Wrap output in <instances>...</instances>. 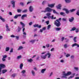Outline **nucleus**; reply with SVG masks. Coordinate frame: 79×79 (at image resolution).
<instances>
[{"instance_id":"obj_1","label":"nucleus","mask_w":79,"mask_h":79,"mask_svg":"<svg viewBox=\"0 0 79 79\" xmlns=\"http://www.w3.org/2000/svg\"><path fill=\"white\" fill-rule=\"evenodd\" d=\"M20 24L22 26V28H23V34L24 35H26L27 33L24 32V31H25V28H24V27H25V24H24V23H23L22 22H20Z\"/></svg>"},{"instance_id":"obj_57","label":"nucleus","mask_w":79,"mask_h":79,"mask_svg":"<svg viewBox=\"0 0 79 79\" xmlns=\"http://www.w3.org/2000/svg\"><path fill=\"white\" fill-rule=\"evenodd\" d=\"M10 37H13V38L16 37V36H15L13 35H11Z\"/></svg>"},{"instance_id":"obj_35","label":"nucleus","mask_w":79,"mask_h":79,"mask_svg":"<svg viewBox=\"0 0 79 79\" xmlns=\"http://www.w3.org/2000/svg\"><path fill=\"white\" fill-rule=\"evenodd\" d=\"M63 21H65V22H67V18H63L62 19Z\"/></svg>"},{"instance_id":"obj_49","label":"nucleus","mask_w":79,"mask_h":79,"mask_svg":"<svg viewBox=\"0 0 79 79\" xmlns=\"http://www.w3.org/2000/svg\"><path fill=\"white\" fill-rule=\"evenodd\" d=\"M60 62L62 63H64V60H61L60 61Z\"/></svg>"},{"instance_id":"obj_12","label":"nucleus","mask_w":79,"mask_h":79,"mask_svg":"<svg viewBox=\"0 0 79 79\" xmlns=\"http://www.w3.org/2000/svg\"><path fill=\"white\" fill-rule=\"evenodd\" d=\"M74 19V17H71V18H69V22H71V23H72V22H73Z\"/></svg>"},{"instance_id":"obj_21","label":"nucleus","mask_w":79,"mask_h":79,"mask_svg":"<svg viewBox=\"0 0 79 79\" xmlns=\"http://www.w3.org/2000/svg\"><path fill=\"white\" fill-rule=\"evenodd\" d=\"M51 12L52 11H53V13L54 14H56V15H58L59 13L56 11L55 10H54L53 9H52Z\"/></svg>"},{"instance_id":"obj_33","label":"nucleus","mask_w":79,"mask_h":79,"mask_svg":"<svg viewBox=\"0 0 79 79\" xmlns=\"http://www.w3.org/2000/svg\"><path fill=\"white\" fill-rule=\"evenodd\" d=\"M51 25H48V26L47 27V30H50V28L51 27Z\"/></svg>"},{"instance_id":"obj_39","label":"nucleus","mask_w":79,"mask_h":79,"mask_svg":"<svg viewBox=\"0 0 79 79\" xmlns=\"http://www.w3.org/2000/svg\"><path fill=\"white\" fill-rule=\"evenodd\" d=\"M60 15H63V16H64L66 15L65 13H64V12H60Z\"/></svg>"},{"instance_id":"obj_25","label":"nucleus","mask_w":79,"mask_h":79,"mask_svg":"<svg viewBox=\"0 0 79 79\" xmlns=\"http://www.w3.org/2000/svg\"><path fill=\"white\" fill-rule=\"evenodd\" d=\"M31 73L32 75H33V76H35V71L34 70H32L31 71Z\"/></svg>"},{"instance_id":"obj_55","label":"nucleus","mask_w":79,"mask_h":79,"mask_svg":"<svg viewBox=\"0 0 79 79\" xmlns=\"http://www.w3.org/2000/svg\"><path fill=\"white\" fill-rule=\"evenodd\" d=\"M38 26V24H35L34 25V27H37V26Z\"/></svg>"},{"instance_id":"obj_4","label":"nucleus","mask_w":79,"mask_h":79,"mask_svg":"<svg viewBox=\"0 0 79 79\" xmlns=\"http://www.w3.org/2000/svg\"><path fill=\"white\" fill-rule=\"evenodd\" d=\"M54 24L57 27H60L61 25L60 22L58 21V20H56V21H54Z\"/></svg>"},{"instance_id":"obj_3","label":"nucleus","mask_w":79,"mask_h":79,"mask_svg":"<svg viewBox=\"0 0 79 79\" xmlns=\"http://www.w3.org/2000/svg\"><path fill=\"white\" fill-rule=\"evenodd\" d=\"M52 9L49 8V7H47L45 8L44 10H42L41 12H44V13H46V12H48V13H51L52 12Z\"/></svg>"},{"instance_id":"obj_45","label":"nucleus","mask_w":79,"mask_h":79,"mask_svg":"<svg viewBox=\"0 0 79 79\" xmlns=\"http://www.w3.org/2000/svg\"><path fill=\"white\" fill-rule=\"evenodd\" d=\"M53 74V72H51V73H50V74L49 75V77H51L52 76Z\"/></svg>"},{"instance_id":"obj_54","label":"nucleus","mask_w":79,"mask_h":79,"mask_svg":"<svg viewBox=\"0 0 79 79\" xmlns=\"http://www.w3.org/2000/svg\"><path fill=\"white\" fill-rule=\"evenodd\" d=\"M76 15H78V16H79V10H77L76 13Z\"/></svg>"},{"instance_id":"obj_29","label":"nucleus","mask_w":79,"mask_h":79,"mask_svg":"<svg viewBox=\"0 0 79 79\" xmlns=\"http://www.w3.org/2000/svg\"><path fill=\"white\" fill-rule=\"evenodd\" d=\"M63 75L64 76H63V77H64V78H66V77L65 75V74H66V73H65V72L64 71L63 72Z\"/></svg>"},{"instance_id":"obj_16","label":"nucleus","mask_w":79,"mask_h":79,"mask_svg":"<svg viewBox=\"0 0 79 79\" xmlns=\"http://www.w3.org/2000/svg\"><path fill=\"white\" fill-rule=\"evenodd\" d=\"M20 16H21V14L17 15H15L14 16V19H17V18H18V17H19Z\"/></svg>"},{"instance_id":"obj_27","label":"nucleus","mask_w":79,"mask_h":79,"mask_svg":"<svg viewBox=\"0 0 79 79\" xmlns=\"http://www.w3.org/2000/svg\"><path fill=\"white\" fill-rule=\"evenodd\" d=\"M27 61L28 62H29V63H32L33 60L31 59H28L27 60Z\"/></svg>"},{"instance_id":"obj_17","label":"nucleus","mask_w":79,"mask_h":79,"mask_svg":"<svg viewBox=\"0 0 79 79\" xmlns=\"http://www.w3.org/2000/svg\"><path fill=\"white\" fill-rule=\"evenodd\" d=\"M71 72H68L67 73L65 74V75L66 76H68L71 75Z\"/></svg>"},{"instance_id":"obj_43","label":"nucleus","mask_w":79,"mask_h":79,"mask_svg":"<svg viewBox=\"0 0 79 79\" xmlns=\"http://www.w3.org/2000/svg\"><path fill=\"white\" fill-rule=\"evenodd\" d=\"M65 56L67 57V58L69 57V56H70V54L69 53L67 54Z\"/></svg>"},{"instance_id":"obj_30","label":"nucleus","mask_w":79,"mask_h":79,"mask_svg":"<svg viewBox=\"0 0 79 79\" xmlns=\"http://www.w3.org/2000/svg\"><path fill=\"white\" fill-rule=\"evenodd\" d=\"M22 58V56L20 55L18 56L17 57L16 59L17 60H19V59H21V58Z\"/></svg>"},{"instance_id":"obj_22","label":"nucleus","mask_w":79,"mask_h":79,"mask_svg":"<svg viewBox=\"0 0 79 79\" xmlns=\"http://www.w3.org/2000/svg\"><path fill=\"white\" fill-rule=\"evenodd\" d=\"M66 3H70L71 2V0H64Z\"/></svg>"},{"instance_id":"obj_31","label":"nucleus","mask_w":79,"mask_h":79,"mask_svg":"<svg viewBox=\"0 0 79 79\" xmlns=\"http://www.w3.org/2000/svg\"><path fill=\"white\" fill-rule=\"evenodd\" d=\"M0 19L3 21V22H5V19L3 18L2 16H0Z\"/></svg>"},{"instance_id":"obj_19","label":"nucleus","mask_w":79,"mask_h":79,"mask_svg":"<svg viewBox=\"0 0 79 79\" xmlns=\"http://www.w3.org/2000/svg\"><path fill=\"white\" fill-rule=\"evenodd\" d=\"M35 40H32L29 41V42L31 43L32 44H34V42L35 41Z\"/></svg>"},{"instance_id":"obj_62","label":"nucleus","mask_w":79,"mask_h":79,"mask_svg":"<svg viewBox=\"0 0 79 79\" xmlns=\"http://www.w3.org/2000/svg\"><path fill=\"white\" fill-rule=\"evenodd\" d=\"M20 4L21 5H22V6H24V3L23 2H20Z\"/></svg>"},{"instance_id":"obj_40","label":"nucleus","mask_w":79,"mask_h":79,"mask_svg":"<svg viewBox=\"0 0 79 79\" xmlns=\"http://www.w3.org/2000/svg\"><path fill=\"white\" fill-rule=\"evenodd\" d=\"M10 50V47H6V52H8Z\"/></svg>"},{"instance_id":"obj_9","label":"nucleus","mask_w":79,"mask_h":79,"mask_svg":"<svg viewBox=\"0 0 79 79\" xmlns=\"http://www.w3.org/2000/svg\"><path fill=\"white\" fill-rule=\"evenodd\" d=\"M3 58L2 59L3 61H6V59L5 58H7V56L6 55H3L2 56Z\"/></svg>"},{"instance_id":"obj_64","label":"nucleus","mask_w":79,"mask_h":79,"mask_svg":"<svg viewBox=\"0 0 79 79\" xmlns=\"http://www.w3.org/2000/svg\"><path fill=\"white\" fill-rule=\"evenodd\" d=\"M70 58H71L72 59H73L74 58V56L73 55L71 56Z\"/></svg>"},{"instance_id":"obj_8","label":"nucleus","mask_w":79,"mask_h":79,"mask_svg":"<svg viewBox=\"0 0 79 79\" xmlns=\"http://www.w3.org/2000/svg\"><path fill=\"white\" fill-rule=\"evenodd\" d=\"M15 2L14 0L11 1V4L13 5L12 6L13 8H15Z\"/></svg>"},{"instance_id":"obj_23","label":"nucleus","mask_w":79,"mask_h":79,"mask_svg":"<svg viewBox=\"0 0 79 79\" xmlns=\"http://www.w3.org/2000/svg\"><path fill=\"white\" fill-rule=\"evenodd\" d=\"M23 49V47L22 46H19V48L18 49V50H22Z\"/></svg>"},{"instance_id":"obj_50","label":"nucleus","mask_w":79,"mask_h":79,"mask_svg":"<svg viewBox=\"0 0 79 79\" xmlns=\"http://www.w3.org/2000/svg\"><path fill=\"white\" fill-rule=\"evenodd\" d=\"M64 47L65 48H66L68 47V46H67V44H65L64 45Z\"/></svg>"},{"instance_id":"obj_42","label":"nucleus","mask_w":79,"mask_h":79,"mask_svg":"<svg viewBox=\"0 0 79 79\" xmlns=\"http://www.w3.org/2000/svg\"><path fill=\"white\" fill-rule=\"evenodd\" d=\"M21 11H22V10L20 9H18L17 10V11L18 13H21Z\"/></svg>"},{"instance_id":"obj_46","label":"nucleus","mask_w":79,"mask_h":79,"mask_svg":"<svg viewBox=\"0 0 79 79\" xmlns=\"http://www.w3.org/2000/svg\"><path fill=\"white\" fill-rule=\"evenodd\" d=\"M27 9L25 10L22 11V13H26L27 12Z\"/></svg>"},{"instance_id":"obj_13","label":"nucleus","mask_w":79,"mask_h":79,"mask_svg":"<svg viewBox=\"0 0 79 79\" xmlns=\"http://www.w3.org/2000/svg\"><path fill=\"white\" fill-rule=\"evenodd\" d=\"M45 71H46V69H44L41 70L40 72L42 74H44V73H45Z\"/></svg>"},{"instance_id":"obj_32","label":"nucleus","mask_w":79,"mask_h":79,"mask_svg":"<svg viewBox=\"0 0 79 79\" xmlns=\"http://www.w3.org/2000/svg\"><path fill=\"white\" fill-rule=\"evenodd\" d=\"M6 72H7V70L5 69H3L2 70V73L4 74V73H6Z\"/></svg>"},{"instance_id":"obj_58","label":"nucleus","mask_w":79,"mask_h":79,"mask_svg":"<svg viewBox=\"0 0 79 79\" xmlns=\"http://www.w3.org/2000/svg\"><path fill=\"white\" fill-rule=\"evenodd\" d=\"M74 69H75L76 71H78V69H79L78 67H74Z\"/></svg>"},{"instance_id":"obj_52","label":"nucleus","mask_w":79,"mask_h":79,"mask_svg":"<svg viewBox=\"0 0 79 79\" xmlns=\"http://www.w3.org/2000/svg\"><path fill=\"white\" fill-rule=\"evenodd\" d=\"M12 52H13V48H11L10 52V53H12Z\"/></svg>"},{"instance_id":"obj_5","label":"nucleus","mask_w":79,"mask_h":79,"mask_svg":"<svg viewBox=\"0 0 79 79\" xmlns=\"http://www.w3.org/2000/svg\"><path fill=\"white\" fill-rule=\"evenodd\" d=\"M5 68V64H0V75H1V73H0L2 71V68Z\"/></svg>"},{"instance_id":"obj_41","label":"nucleus","mask_w":79,"mask_h":79,"mask_svg":"<svg viewBox=\"0 0 79 79\" xmlns=\"http://www.w3.org/2000/svg\"><path fill=\"white\" fill-rule=\"evenodd\" d=\"M76 39H77V37H75L73 38V41H74V42H76L77 41L76 40Z\"/></svg>"},{"instance_id":"obj_38","label":"nucleus","mask_w":79,"mask_h":79,"mask_svg":"<svg viewBox=\"0 0 79 79\" xmlns=\"http://www.w3.org/2000/svg\"><path fill=\"white\" fill-rule=\"evenodd\" d=\"M23 64H20L19 68L20 69H23Z\"/></svg>"},{"instance_id":"obj_36","label":"nucleus","mask_w":79,"mask_h":79,"mask_svg":"<svg viewBox=\"0 0 79 79\" xmlns=\"http://www.w3.org/2000/svg\"><path fill=\"white\" fill-rule=\"evenodd\" d=\"M66 39H67L66 38H64V37H62L61 38V42H63L64 40H66Z\"/></svg>"},{"instance_id":"obj_48","label":"nucleus","mask_w":79,"mask_h":79,"mask_svg":"<svg viewBox=\"0 0 79 79\" xmlns=\"http://www.w3.org/2000/svg\"><path fill=\"white\" fill-rule=\"evenodd\" d=\"M46 2V1H44L42 3V5H45V3Z\"/></svg>"},{"instance_id":"obj_28","label":"nucleus","mask_w":79,"mask_h":79,"mask_svg":"<svg viewBox=\"0 0 79 79\" xmlns=\"http://www.w3.org/2000/svg\"><path fill=\"white\" fill-rule=\"evenodd\" d=\"M76 10V9H72L70 10H69V11L72 13L73 12H74V11H75Z\"/></svg>"},{"instance_id":"obj_20","label":"nucleus","mask_w":79,"mask_h":79,"mask_svg":"<svg viewBox=\"0 0 79 79\" xmlns=\"http://www.w3.org/2000/svg\"><path fill=\"white\" fill-rule=\"evenodd\" d=\"M55 5V4H48V6L50 8H53Z\"/></svg>"},{"instance_id":"obj_56","label":"nucleus","mask_w":79,"mask_h":79,"mask_svg":"<svg viewBox=\"0 0 79 79\" xmlns=\"http://www.w3.org/2000/svg\"><path fill=\"white\" fill-rule=\"evenodd\" d=\"M41 27H42V25H40L39 26V25L38 24V26L37 27H38V28H41Z\"/></svg>"},{"instance_id":"obj_37","label":"nucleus","mask_w":79,"mask_h":79,"mask_svg":"<svg viewBox=\"0 0 79 79\" xmlns=\"http://www.w3.org/2000/svg\"><path fill=\"white\" fill-rule=\"evenodd\" d=\"M21 28L19 27H18V32H20L21 31Z\"/></svg>"},{"instance_id":"obj_26","label":"nucleus","mask_w":79,"mask_h":79,"mask_svg":"<svg viewBox=\"0 0 79 79\" xmlns=\"http://www.w3.org/2000/svg\"><path fill=\"white\" fill-rule=\"evenodd\" d=\"M55 29H56V31H60L61 30V28H59V27H57V28H56Z\"/></svg>"},{"instance_id":"obj_18","label":"nucleus","mask_w":79,"mask_h":79,"mask_svg":"<svg viewBox=\"0 0 79 79\" xmlns=\"http://www.w3.org/2000/svg\"><path fill=\"white\" fill-rule=\"evenodd\" d=\"M47 56H48V58H50L51 57V54L48 52L46 54Z\"/></svg>"},{"instance_id":"obj_47","label":"nucleus","mask_w":79,"mask_h":79,"mask_svg":"<svg viewBox=\"0 0 79 79\" xmlns=\"http://www.w3.org/2000/svg\"><path fill=\"white\" fill-rule=\"evenodd\" d=\"M77 43H75L72 45V47H74L75 46H77Z\"/></svg>"},{"instance_id":"obj_10","label":"nucleus","mask_w":79,"mask_h":79,"mask_svg":"<svg viewBox=\"0 0 79 79\" xmlns=\"http://www.w3.org/2000/svg\"><path fill=\"white\" fill-rule=\"evenodd\" d=\"M61 4H59L57 6H56V8L58 10H61Z\"/></svg>"},{"instance_id":"obj_7","label":"nucleus","mask_w":79,"mask_h":79,"mask_svg":"<svg viewBox=\"0 0 79 79\" xmlns=\"http://www.w3.org/2000/svg\"><path fill=\"white\" fill-rule=\"evenodd\" d=\"M6 27L7 31H11L10 28H9V26H8V24L6 25Z\"/></svg>"},{"instance_id":"obj_51","label":"nucleus","mask_w":79,"mask_h":79,"mask_svg":"<svg viewBox=\"0 0 79 79\" xmlns=\"http://www.w3.org/2000/svg\"><path fill=\"white\" fill-rule=\"evenodd\" d=\"M46 47L47 48H48V47H50V44H47L46 45Z\"/></svg>"},{"instance_id":"obj_34","label":"nucleus","mask_w":79,"mask_h":79,"mask_svg":"<svg viewBox=\"0 0 79 79\" xmlns=\"http://www.w3.org/2000/svg\"><path fill=\"white\" fill-rule=\"evenodd\" d=\"M76 28L75 27H73L72 28V29L70 30V31H75L76 30Z\"/></svg>"},{"instance_id":"obj_24","label":"nucleus","mask_w":79,"mask_h":79,"mask_svg":"<svg viewBox=\"0 0 79 79\" xmlns=\"http://www.w3.org/2000/svg\"><path fill=\"white\" fill-rule=\"evenodd\" d=\"M26 71L25 70H22L21 72V73L23 75V74H24L25 73H26Z\"/></svg>"},{"instance_id":"obj_63","label":"nucleus","mask_w":79,"mask_h":79,"mask_svg":"<svg viewBox=\"0 0 79 79\" xmlns=\"http://www.w3.org/2000/svg\"><path fill=\"white\" fill-rule=\"evenodd\" d=\"M32 24V22H31L30 23H29V26H31Z\"/></svg>"},{"instance_id":"obj_59","label":"nucleus","mask_w":79,"mask_h":79,"mask_svg":"<svg viewBox=\"0 0 79 79\" xmlns=\"http://www.w3.org/2000/svg\"><path fill=\"white\" fill-rule=\"evenodd\" d=\"M47 25L49 24V21L48 20L45 22Z\"/></svg>"},{"instance_id":"obj_6","label":"nucleus","mask_w":79,"mask_h":79,"mask_svg":"<svg viewBox=\"0 0 79 79\" xmlns=\"http://www.w3.org/2000/svg\"><path fill=\"white\" fill-rule=\"evenodd\" d=\"M34 10V8L32 6H30L29 7V11L30 12H32Z\"/></svg>"},{"instance_id":"obj_61","label":"nucleus","mask_w":79,"mask_h":79,"mask_svg":"<svg viewBox=\"0 0 79 79\" xmlns=\"http://www.w3.org/2000/svg\"><path fill=\"white\" fill-rule=\"evenodd\" d=\"M42 29L43 31H45V30H46V27H44L42 28Z\"/></svg>"},{"instance_id":"obj_53","label":"nucleus","mask_w":79,"mask_h":79,"mask_svg":"<svg viewBox=\"0 0 79 79\" xmlns=\"http://www.w3.org/2000/svg\"><path fill=\"white\" fill-rule=\"evenodd\" d=\"M16 75V74H14L12 75V77H15Z\"/></svg>"},{"instance_id":"obj_11","label":"nucleus","mask_w":79,"mask_h":79,"mask_svg":"<svg viewBox=\"0 0 79 79\" xmlns=\"http://www.w3.org/2000/svg\"><path fill=\"white\" fill-rule=\"evenodd\" d=\"M25 17H27V15L26 14H24L22 15L21 16V19L22 20H24V18Z\"/></svg>"},{"instance_id":"obj_15","label":"nucleus","mask_w":79,"mask_h":79,"mask_svg":"<svg viewBox=\"0 0 79 79\" xmlns=\"http://www.w3.org/2000/svg\"><path fill=\"white\" fill-rule=\"evenodd\" d=\"M63 10L64 11H66V13L67 14H68V13H69V11L67 9L64 8L63 9Z\"/></svg>"},{"instance_id":"obj_2","label":"nucleus","mask_w":79,"mask_h":79,"mask_svg":"<svg viewBox=\"0 0 79 79\" xmlns=\"http://www.w3.org/2000/svg\"><path fill=\"white\" fill-rule=\"evenodd\" d=\"M46 15L47 16L48 19H56V17L53 18V15H52L51 17L50 16L51 14L50 13H47L46 14Z\"/></svg>"},{"instance_id":"obj_44","label":"nucleus","mask_w":79,"mask_h":79,"mask_svg":"<svg viewBox=\"0 0 79 79\" xmlns=\"http://www.w3.org/2000/svg\"><path fill=\"white\" fill-rule=\"evenodd\" d=\"M75 32L76 33H78V32H79V29L76 28V29H75Z\"/></svg>"},{"instance_id":"obj_14","label":"nucleus","mask_w":79,"mask_h":79,"mask_svg":"<svg viewBox=\"0 0 79 79\" xmlns=\"http://www.w3.org/2000/svg\"><path fill=\"white\" fill-rule=\"evenodd\" d=\"M40 56L41 58H42V59H46V58H47L46 54H45L44 55H41Z\"/></svg>"},{"instance_id":"obj_60","label":"nucleus","mask_w":79,"mask_h":79,"mask_svg":"<svg viewBox=\"0 0 79 79\" xmlns=\"http://www.w3.org/2000/svg\"><path fill=\"white\" fill-rule=\"evenodd\" d=\"M46 53V52H43L41 53V55H44V54H45Z\"/></svg>"}]
</instances>
